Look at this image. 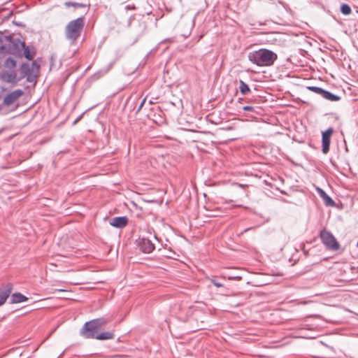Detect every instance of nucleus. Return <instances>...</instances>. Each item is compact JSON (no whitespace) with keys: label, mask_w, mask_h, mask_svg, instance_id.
Wrapping results in <instances>:
<instances>
[{"label":"nucleus","mask_w":358,"mask_h":358,"mask_svg":"<svg viewBox=\"0 0 358 358\" xmlns=\"http://www.w3.org/2000/svg\"><path fill=\"white\" fill-rule=\"evenodd\" d=\"M250 62L258 66H271L277 59V55L267 49H259L250 52L248 55Z\"/></svg>","instance_id":"1"},{"label":"nucleus","mask_w":358,"mask_h":358,"mask_svg":"<svg viewBox=\"0 0 358 358\" xmlns=\"http://www.w3.org/2000/svg\"><path fill=\"white\" fill-rule=\"evenodd\" d=\"M85 26L83 17H78L69 22L65 27V36L73 43L80 36Z\"/></svg>","instance_id":"2"},{"label":"nucleus","mask_w":358,"mask_h":358,"mask_svg":"<svg viewBox=\"0 0 358 358\" xmlns=\"http://www.w3.org/2000/svg\"><path fill=\"white\" fill-rule=\"evenodd\" d=\"M271 273H252V278L251 281L247 280V283H253L257 286H262L271 283H277L279 282L278 278L281 275L279 273H274L271 270Z\"/></svg>","instance_id":"3"},{"label":"nucleus","mask_w":358,"mask_h":358,"mask_svg":"<svg viewBox=\"0 0 358 358\" xmlns=\"http://www.w3.org/2000/svg\"><path fill=\"white\" fill-rule=\"evenodd\" d=\"M320 238L323 244L329 250L336 251L340 248V244L331 233L326 230H323L320 232Z\"/></svg>","instance_id":"4"},{"label":"nucleus","mask_w":358,"mask_h":358,"mask_svg":"<svg viewBox=\"0 0 358 358\" xmlns=\"http://www.w3.org/2000/svg\"><path fill=\"white\" fill-rule=\"evenodd\" d=\"M98 329L94 326V324H92L90 321L87 322L83 325L81 329V335L85 338H95L97 335Z\"/></svg>","instance_id":"5"},{"label":"nucleus","mask_w":358,"mask_h":358,"mask_svg":"<svg viewBox=\"0 0 358 358\" xmlns=\"http://www.w3.org/2000/svg\"><path fill=\"white\" fill-rule=\"evenodd\" d=\"M13 289V285L10 282L0 286V306L6 301Z\"/></svg>","instance_id":"6"},{"label":"nucleus","mask_w":358,"mask_h":358,"mask_svg":"<svg viewBox=\"0 0 358 358\" xmlns=\"http://www.w3.org/2000/svg\"><path fill=\"white\" fill-rule=\"evenodd\" d=\"M23 94L22 90H16L4 96V105L12 106L15 102Z\"/></svg>","instance_id":"7"},{"label":"nucleus","mask_w":358,"mask_h":358,"mask_svg":"<svg viewBox=\"0 0 358 358\" xmlns=\"http://www.w3.org/2000/svg\"><path fill=\"white\" fill-rule=\"evenodd\" d=\"M334 130L332 128H329L327 130L322 133V152L327 154L329 150L330 138Z\"/></svg>","instance_id":"8"},{"label":"nucleus","mask_w":358,"mask_h":358,"mask_svg":"<svg viewBox=\"0 0 358 358\" xmlns=\"http://www.w3.org/2000/svg\"><path fill=\"white\" fill-rule=\"evenodd\" d=\"M140 250L144 253H150L155 249L154 244L148 238H141L138 243Z\"/></svg>","instance_id":"9"},{"label":"nucleus","mask_w":358,"mask_h":358,"mask_svg":"<svg viewBox=\"0 0 358 358\" xmlns=\"http://www.w3.org/2000/svg\"><path fill=\"white\" fill-rule=\"evenodd\" d=\"M109 223L113 227L122 228L126 226L127 223V218L126 217H115L111 219Z\"/></svg>","instance_id":"10"},{"label":"nucleus","mask_w":358,"mask_h":358,"mask_svg":"<svg viewBox=\"0 0 358 358\" xmlns=\"http://www.w3.org/2000/svg\"><path fill=\"white\" fill-rule=\"evenodd\" d=\"M28 298L20 292L14 293L10 296V303H18L27 301Z\"/></svg>","instance_id":"11"},{"label":"nucleus","mask_w":358,"mask_h":358,"mask_svg":"<svg viewBox=\"0 0 358 358\" xmlns=\"http://www.w3.org/2000/svg\"><path fill=\"white\" fill-rule=\"evenodd\" d=\"M317 192H318L320 196H321V198L323 199L326 206H334V201L326 194V192L323 189H322L320 188H317Z\"/></svg>","instance_id":"12"},{"label":"nucleus","mask_w":358,"mask_h":358,"mask_svg":"<svg viewBox=\"0 0 358 358\" xmlns=\"http://www.w3.org/2000/svg\"><path fill=\"white\" fill-rule=\"evenodd\" d=\"M92 324H94L98 330L102 329L109 322V320L105 317H99L90 320Z\"/></svg>","instance_id":"13"},{"label":"nucleus","mask_w":358,"mask_h":358,"mask_svg":"<svg viewBox=\"0 0 358 358\" xmlns=\"http://www.w3.org/2000/svg\"><path fill=\"white\" fill-rule=\"evenodd\" d=\"M115 334L113 331H106L101 334H97L95 338L97 340H110L114 338Z\"/></svg>","instance_id":"14"},{"label":"nucleus","mask_w":358,"mask_h":358,"mask_svg":"<svg viewBox=\"0 0 358 358\" xmlns=\"http://www.w3.org/2000/svg\"><path fill=\"white\" fill-rule=\"evenodd\" d=\"M322 96L327 100L331 101H338L340 99V97L328 92L325 91L324 90V92H322Z\"/></svg>","instance_id":"15"},{"label":"nucleus","mask_w":358,"mask_h":358,"mask_svg":"<svg viewBox=\"0 0 358 358\" xmlns=\"http://www.w3.org/2000/svg\"><path fill=\"white\" fill-rule=\"evenodd\" d=\"M239 84V89L241 94H246L248 92L250 91L249 86L243 80H240Z\"/></svg>","instance_id":"16"},{"label":"nucleus","mask_w":358,"mask_h":358,"mask_svg":"<svg viewBox=\"0 0 358 358\" xmlns=\"http://www.w3.org/2000/svg\"><path fill=\"white\" fill-rule=\"evenodd\" d=\"M307 88L310 91L313 92H315L316 94H320L321 96L322 94V92H324V90L320 88V87H318L309 86Z\"/></svg>","instance_id":"17"},{"label":"nucleus","mask_w":358,"mask_h":358,"mask_svg":"<svg viewBox=\"0 0 358 358\" xmlns=\"http://www.w3.org/2000/svg\"><path fill=\"white\" fill-rule=\"evenodd\" d=\"M341 11L344 15H349L351 13V8L348 5L343 4L341 8Z\"/></svg>","instance_id":"18"},{"label":"nucleus","mask_w":358,"mask_h":358,"mask_svg":"<svg viewBox=\"0 0 358 358\" xmlns=\"http://www.w3.org/2000/svg\"><path fill=\"white\" fill-rule=\"evenodd\" d=\"M64 5L66 7L69 8L70 6H73L75 8H80V7H85V5L79 3H72L70 1H66L64 3Z\"/></svg>","instance_id":"19"},{"label":"nucleus","mask_w":358,"mask_h":358,"mask_svg":"<svg viewBox=\"0 0 358 358\" xmlns=\"http://www.w3.org/2000/svg\"><path fill=\"white\" fill-rule=\"evenodd\" d=\"M24 57L29 60H31L34 58V53H31L27 47L24 48Z\"/></svg>","instance_id":"20"},{"label":"nucleus","mask_w":358,"mask_h":358,"mask_svg":"<svg viewBox=\"0 0 358 358\" xmlns=\"http://www.w3.org/2000/svg\"><path fill=\"white\" fill-rule=\"evenodd\" d=\"M6 64L7 66H10H10H14L15 65V61L13 59H10V58L6 60Z\"/></svg>","instance_id":"21"},{"label":"nucleus","mask_w":358,"mask_h":358,"mask_svg":"<svg viewBox=\"0 0 358 358\" xmlns=\"http://www.w3.org/2000/svg\"><path fill=\"white\" fill-rule=\"evenodd\" d=\"M228 278H229V279H236V280H240V279L243 278V277L241 275H231V276H229Z\"/></svg>","instance_id":"22"},{"label":"nucleus","mask_w":358,"mask_h":358,"mask_svg":"<svg viewBox=\"0 0 358 358\" xmlns=\"http://www.w3.org/2000/svg\"><path fill=\"white\" fill-rule=\"evenodd\" d=\"M243 110H246V111H250V110H252V106H246L243 107Z\"/></svg>","instance_id":"23"},{"label":"nucleus","mask_w":358,"mask_h":358,"mask_svg":"<svg viewBox=\"0 0 358 358\" xmlns=\"http://www.w3.org/2000/svg\"><path fill=\"white\" fill-rule=\"evenodd\" d=\"M213 283L217 287H222V284L217 282L215 280H212Z\"/></svg>","instance_id":"24"},{"label":"nucleus","mask_w":358,"mask_h":358,"mask_svg":"<svg viewBox=\"0 0 358 358\" xmlns=\"http://www.w3.org/2000/svg\"><path fill=\"white\" fill-rule=\"evenodd\" d=\"M228 268H233V269H235L236 268V267H229Z\"/></svg>","instance_id":"25"},{"label":"nucleus","mask_w":358,"mask_h":358,"mask_svg":"<svg viewBox=\"0 0 358 358\" xmlns=\"http://www.w3.org/2000/svg\"><path fill=\"white\" fill-rule=\"evenodd\" d=\"M357 245H358V242H357Z\"/></svg>","instance_id":"26"}]
</instances>
